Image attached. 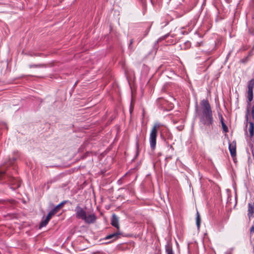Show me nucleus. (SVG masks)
I'll return each instance as SVG.
<instances>
[{"mask_svg":"<svg viewBox=\"0 0 254 254\" xmlns=\"http://www.w3.org/2000/svg\"><path fill=\"white\" fill-rule=\"evenodd\" d=\"M248 215L249 218L250 219L253 217L254 214V203L253 204L249 203L248 204Z\"/></svg>","mask_w":254,"mask_h":254,"instance_id":"obj_8","label":"nucleus"},{"mask_svg":"<svg viewBox=\"0 0 254 254\" xmlns=\"http://www.w3.org/2000/svg\"><path fill=\"white\" fill-rule=\"evenodd\" d=\"M165 251L167 254H174L172 247L169 244L166 245Z\"/></svg>","mask_w":254,"mask_h":254,"instance_id":"obj_13","label":"nucleus"},{"mask_svg":"<svg viewBox=\"0 0 254 254\" xmlns=\"http://www.w3.org/2000/svg\"><path fill=\"white\" fill-rule=\"evenodd\" d=\"M40 65H36V64H34V65H31L30 66V67H40Z\"/></svg>","mask_w":254,"mask_h":254,"instance_id":"obj_19","label":"nucleus"},{"mask_svg":"<svg viewBox=\"0 0 254 254\" xmlns=\"http://www.w3.org/2000/svg\"><path fill=\"white\" fill-rule=\"evenodd\" d=\"M111 224L112 226L116 228L118 230H119L120 226L119 223V218L115 214L112 215Z\"/></svg>","mask_w":254,"mask_h":254,"instance_id":"obj_7","label":"nucleus"},{"mask_svg":"<svg viewBox=\"0 0 254 254\" xmlns=\"http://www.w3.org/2000/svg\"><path fill=\"white\" fill-rule=\"evenodd\" d=\"M201 113L200 115V122L206 126H210L213 123L212 112L210 105L207 100L203 99L200 102Z\"/></svg>","mask_w":254,"mask_h":254,"instance_id":"obj_1","label":"nucleus"},{"mask_svg":"<svg viewBox=\"0 0 254 254\" xmlns=\"http://www.w3.org/2000/svg\"><path fill=\"white\" fill-rule=\"evenodd\" d=\"M65 202H66V201H62L60 204L57 205L56 207H55L52 210H51L48 213V214L51 217H52L59 211L60 209L64 206V205L65 203Z\"/></svg>","mask_w":254,"mask_h":254,"instance_id":"obj_4","label":"nucleus"},{"mask_svg":"<svg viewBox=\"0 0 254 254\" xmlns=\"http://www.w3.org/2000/svg\"><path fill=\"white\" fill-rule=\"evenodd\" d=\"M74 211L76 218L83 220L86 224H93L97 220V216L94 212H87L85 209L79 205L75 207Z\"/></svg>","mask_w":254,"mask_h":254,"instance_id":"obj_2","label":"nucleus"},{"mask_svg":"<svg viewBox=\"0 0 254 254\" xmlns=\"http://www.w3.org/2000/svg\"><path fill=\"white\" fill-rule=\"evenodd\" d=\"M132 43H133V40L131 39L130 41L129 46L132 44Z\"/></svg>","mask_w":254,"mask_h":254,"instance_id":"obj_21","label":"nucleus"},{"mask_svg":"<svg viewBox=\"0 0 254 254\" xmlns=\"http://www.w3.org/2000/svg\"><path fill=\"white\" fill-rule=\"evenodd\" d=\"M252 115L253 120H254V105L253 106L252 110Z\"/></svg>","mask_w":254,"mask_h":254,"instance_id":"obj_17","label":"nucleus"},{"mask_svg":"<svg viewBox=\"0 0 254 254\" xmlns=\"http://www.w3.org/2000/svg\"><path fill=\"white\" fill-rule=\"evenodd\" d=\"M121 234V233L120 232V231L118 230L116 232L113 233L112 234H109V235L106 236L105 239V240L111 239L112 240L111 241V242L116 240L117 239H118L119 238Z\"/></svg>","mask_w":254,"mask_h":254,"instance_id":"obj_5","label":"nucleus"},{"mask_svg":"<svg viewBox=\"0 0 254 254\" xmlns=\"http://www.w3.org/2000/svg\"><path fill=\"white\" fill-rule=\"evenodd\" d=\"M201 223V218L199 212L197 211L196 212V224L197 227V229H199Z\"/></svg>","mask_w":254,"mask_h":254,"instance_id":"obj_12","label":"nucleus"},{"mask_svg":"<svg viewBox=\"0 0 254 254\" xmlns=\"http://www.w3.org/2000/svg\"><path fill=\"white\" fill-rule=\"evenodd\" d=\"M247 98L249 102H251L253 99V90L248 89L247 92Z\"/></svg>","mask_w":254,"mask_h":254,"instance_id":"obj_10","label":"nucleus"},{"mask_svg":"<svg viewBox=\"0 0 254 254\" xmlns=\"http://www.w3.org/2000/svg\"><path fill=\"white\" fill-rule=\"evenodd\" d=\"M0 173H1V175L3 173L2 171V170H1V172H0Z\"/></svg>","mask_w":254,"mask_h":254,"instance_id":"obj_22","label":"nucleus"},{"mask_svg":"<svg viewBox=\"0 0 254 254\" xmlns=\"http://www.w3.org/2000/svg\"><path fill=\"white\" fill-rule=\"evenodd\" d=\"M161 126H162V125L161 123H156L150 131L149 141L152 150H154L156 147L158 129Z\"/></svg>","mask_w":254,"mask_h":254,"instance_id":"obj_3","label":"nucleus"},{"mask_svg":"<svg viewBox=\"0 0 254 254\" xmlns=\"http://www.w3.org/2000/svg\"><path fill=\"white\" fill-rule=\"evenodd\" d=\"M236 142L233 141L231 143H229V149L230 152V154L232 157L235 156L236 155Z\"/></svg>","mask_w":254,"mask_h":254,"instance_id":"obj_6","label":"nucleus"},{"mask_svg":"<svg viewBox=\"0 0 254 254\" xmlns=\"http://www.w3.org/2000/svg\"><path fill=\"white\" fill-rule=\"evenodd\" d=\"M221 125H222V127L223 130L225 132H227L228 131V127H227V126L225 125V124L224 123V121H221Z\"/></svg>","mask_w":254,"mask_h":254,"instance_id":"obj_16","label":"nucleus"},{"mask_svg":"<svg viewBox=\"0 0 254 254\" xmlns=\"http://www.w3.org/2000/svg\"><path fill=\"white\" fill-rule=\"evenodd\" d=\"M254 87V79L251 80L248 83V88L249 89H253Z\"/></svg>","mask_w":254,"mask_h":254,"instance_id":"obj_15","label":"nucleus"},{"mask_svg":"<svg viewBox=\"0 0 254 254\" xmlns=\"http://www.w3.org/2000/svg\"><path fill=\"white\" fill-rule=\"evenodd\" d=\"M254 232V226H252V227L251 228V230H250V233L251 234L253 233Z\"/></svg>","mask_w":254,"mask_h":254,"instance_id":"obj_18","label":"nucleus"},{"mask_svg":"<svg viewBox=\"0 0 254 254\" xmlns=\"http://www.w3.org/2000/svg\"><path fill=\"white\" fill-rule=\"evenodd\" d=\"M51 217H52L49 214H48L47 217L44 220H42L40 224V228L46 226L49 222Z\"/></svg>","mask_w":254,"mask_h":254,"instance_id":"obj_9","label":"nucleus"},{"mask_svg":"<svg viewBox=\"0 0 254 254\" xmlns=\"http://www.w3.org/2000/svg\"><path fill=\"white\" fill-rule=\"evenodd\" d=\"M250 126L249 131L250 133V135L251 137H252L254 135V125L252 122H250Z\"/></svg>","mask_w":254,"mask_h":254,"instance_id":"obj_11","label":"nucleus"},{"mask_svg":"<svg viewBox=\"0 0 254 254\" xmlns=\"http://www.w3.org/2000/svg\"><path fill=\"white\" fill-rule=\"evenodd\" d=\"M219 117L221 121H223V118L222 115H219Z\"/></svg>","mask_w":254,"mask_h":254,"instance_id":"obj_20","label":"nucleus"},{"mask_svg":"<svg viewBox=\"0 0 254 254\" xmlns=\"http://www.w3.org/2000/svg\"><path fill=\"white\" fill-rule=\"evenodd\" d=\"M15 179H13V178H11L10 179V182H11V183L12 184V185H15V186L14 187H13V188H18L20 186V184L19 182H16V183H15Z\"/></svg>","mask_w":254,"mask_h":254,"instance_id":"obj_14","label":"nucleus"}]
</instances>
